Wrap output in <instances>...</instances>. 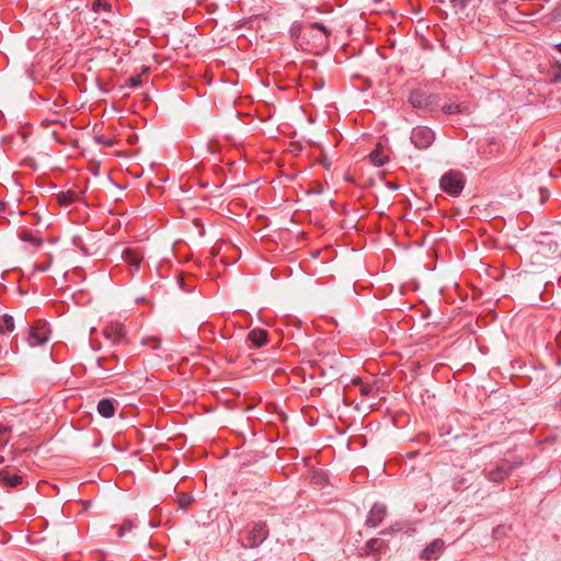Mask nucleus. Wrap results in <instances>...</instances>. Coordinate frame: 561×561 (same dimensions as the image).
Listing matches in <instances>:
<instances>
[{
    "mask_svg": "<svg viewBox=\"0 0 561 561\" xmlns=\"http://www.w3.org/2000/svg\"><path fill=\"white\" fill-rule=\"evenodd\" d=\"M289 34L302 50L319 55L328 48L331 31L319 22L309 24L295 22L289 28Z\"/></svg>",
    "mask_w": 561,
    "mask_h": 561,
    "instance_id": "1",
    "label": "nucleus"
},
{
    "mask_svg": "<svg viewBox=\"0 0 561 561\" xmlns=\"http://www.w3.org/2000/svg\"><path fill=\"white\" fill-rule=\"evenodd\" d=\"M270 536V528L266 522L252 523L245 529L242 547L253 549L260 547Z\"/></svg>",
    "mask_w": 561,
    "mask_h": 561,
    "instance_id": "2",
    "label": "nucleus"
},
{
    "mask_svg": "<svg viewBox=\"0 0 561 561\" xmlns=\"http://www.w3.org/2000/svg\"><path fill=\"white\" fill-rule=\"evenodd\" d=\"M465 183L463 174L454 170L445 173L439 181L440 188L451 196H458L462 192Z\"/></svg>",
    "mask_w": 561,
    "mask_h": 561,
    "instance_id": "3",
    "label": "nucleus"
},
{
    "mask_svg": "<svg viewBox=\"0 0 561 561\" xmlns=\"http://www.w3.org/2000/svg\"><path fill=\"white\" fill-rule=\"evenodd\" d=\"M102 334L113 345L128 343L126 327L118 320L108 321L104 325Z\"/></svg>",
    "mask_w": 561,
    "mask_h": 561,
    "instance_id": "4",
    "label": "nucleus"
},
{
    "mask_svg": "<svg viewBox=\"0 0 561 561\" xmlns=\"http://www.w3.org/2000/svg\"><path fill=\"white\" fill-rule=\"evenodd\" d=\"M49 334L48 324L43 320H38L30 328L27 343L32 347L43 345L49 340Z\"/></svg>",
    "mask_w": 561,
    "mask_h": 561,
    "instance_id": "5",
    "label": "nucleus"
},
{
    "mask_svg": "<svg viewBox=\"0 0 561 561\" xmlns=\"http://www.w3.org/2000/svg\"><path fill=\"white\" fill-rule=\"evenodd\" d=\"M409 101L413 107L428 111L434 110L438 105V96L436 94H427L422 90H413Z\"/></svg>",
    "mask_w": 561,
    "mask_h": 561,
    "instance_id": "6",
    "label": "nucleus"
},
{
    "mask_svg": "<svg viewBox=\"0 0 561 561\" xmlns=\"http://www.w3.org/2000/svg\"><path fill=\"white\" fill-rule=\"evenodd\" d=\"M410 138L416 148L426 149L433 144L435 134L427 126H417L412 129Z\"/></svg>",
    "mask_w": 561,
    "mask_h": 561,
    "instance_id": "7",
    "label": "nucleus"
},
{
    "mask_svg": "<svg viewBox=\"0 0 561 561\" xmlns=\"http://www.w3.org/2000/svg\"><path fill=\"white\" fill-rule=\"evenodd\" d=\"M516 469V465H512L507 461L496 465L492 469L484 470L485 477L491 482L501 483L505 481L512 472Z\"/></svg>",
    "mask_w": 561,
    "mask_h": 561,
    "instance_id": "8",
    "label": "nucleus"
},
{
    "mask_svg": "<svg viewBox=\"0 0 561 561\" xmlns=\"http://www.w3.org/2000/svg\"><path fill=\"white\" fill-rule=\"evenodd\" d=\"M541 9H542V5L536 8L531 11L526 10V9L522 8L520 5H508L507 8H500V10L502 11V15L505 20L511 21V22H516V23L523 22L524 21L523 18L533 15V14L539 12Z\"/></svg>",
    "mask_w": 561,
    "mask_h": 561,
    "instance_id": "9",
    "label": "nucleus"
},
{
    "mask_svg": "<svg viewBox=\"0 0 561 561\" xmlns=\"http://www.w3.org/2000/svg\"><path fill=\"white\" fill-rule=\"evenodd\" d=\"M98 366L104 371H116V374H121L125 369L124 365H119V357L116 354L100 357L98 359Z\"/></svg>",
    "mask_w": 561,
    "mask_h": 561,
    "instance_id": "10",
    "label": "nucleus"
},
{
    "mask_svg": "<svg viewBox=\"0 0 561 561\" xmlns=\"http://www.w3.org/2000/svg\"><path fill=\"white\" fill-rule=\"evenodd\" d=\"M386 514H387V507L383 504H380V503L374 504L368 513V516L366 519V525L371 528L377 527L378 525H380L382 523V520L386 517Z\"/></svg>",
    "mask_w": 561,
    "mask_h": 561,
    "instance_id": "11",
    "label": "nucleus"
},
{
    "mask_svg": "<svg viewBox=\"0 0 561 561\" xmlns=\"http://www.w3.org/2000/svg\"><path fill=\"white\" fill-rule=\"evenodd\" d=\"M444 540L435 539L423 549L421 559L425 561L437 560L442 552L444 551Z\"/></svg>",
    "mask_w": 561,
    "mask_h": 561,
    "instance_id": "12",
    "label": "nucleus"
},
{
    "mask_svg": "<svg viewBox=\"0 0 561 561\" xmlns=\"http://www.w3.org/2000/svg\"><path fill=\"white\" fill-rule=\"evenodd\" d=\"M23 483V478L9 469L0 470V484L7 488H16Z\"/></svg>",
    "mask_w": 561,
    "mask_h": 561,
    "instance_id": "13",
    "label": "nucleus"
},
{
    "mask_svg": "<svg viewBox=\"0 0 561 561\" xmlns=\"http://www.w3.org/2000/svg\"><path fill=\"white\" fill-rule=\"evenodd\" d=\"M248 341L252 347H262L268 342V333L263 329H253L248 333Z\"/></svg>",
    "mask_w": 561,
    "mask_h": 561,
    "instance_id": "14",
    "label": "nucleus"
},
{
    "mask_svg": "<svg viewBox=\"0 0 561 561\" xmlns=\"http://www.w3.org/2000/svg\"><path fill=\"white\" fill-rule=\"evenodd\" d=\"M370 162L376 167H382L389 161L386 148L378 142L375 149L369 153Z\"/></svg>",
    "mask_w": 561,
    "mask_h": 561,
    "instance_id": "15",
    "label": "nucleus"
},
{
    "mask_svg": "<svg viewBox=\"0 0 561 561\" xmlns=\"http://www.w3.org/2000/svg\"><path fill=\"white\" fill-rule=\"evenodd\" d=\"M116 401L114 399L104 398L99 401L96 410L103 417L110 419L114 416L116 411Z\"/></svg>",
    "mask_w": 561,
    "mask_h": 561,
    "instance_id": "16",
    "label": "nucleus"
},
{
    "mask_svg": "<svg viewBox=\"0 0 561 561\" xmlns=\"http://www.w3.org/2000/svg\"><path fill=\"white\" fill-rule=\"evenodd\" d=\"M123 260L138 271L142 261V254L135 249L127 248L123 252Z\"/></svg>",
    "mask_w": 561,
    "mask_h": 561,
    "instance_id": "17",
    "label": "nucleus"
},
{
    "mask_svg": "<svg viewBox=\"0 0 561 561\" xmlns=\"http://www.w3.org/2000/svg\"><path fill=\"white\" fill-rule=\"evenodd\" d=\"M80 198H81L80 193L75 190H68L67 192H60L57 195L58 203L65 207L80 201Z\"/></svg>",
    "mask_w": 561,
    "mask_h": 561,
    "instance_id": "18",
    "label": "nucleus"
},
{
    "mask_svg": "<svg viewBox=\"0 0 561 561\" xmlns=\"http://www.w3.org/2000/svg\"><path fill=\"white\" fill-rule=\"evenodd\" d=\"M353 385L359 387V393L364 399L376 396V387L374 385L364 383L358 377L353 379Z\"/></svg>",
    "mask_w": 561,
    "mask_h": 561,
    "instance_id": "19",
    "label": "nucleus"
},
{
    "mask_svg": "<svg viewBox=\"0 0 561 561\" xmlns=\"http://www.w3.org/2000/svg\"><path fill=\"white\" fill-rule=\"evenodd\" d=\"M21 240L30 243L34 248H39L43 244V240L32 231L24 230L20 234Z\"/></svg>",
    "mask_w": 561,
    "mask_h": 561,
    "instance_id": "20",
    "label": "nucleus"
},
{
    "mask_svg": "<svg viewBox=\"0 0 561 561\" xmlns=\"http://www.w3.org/2000/svg\"><path fill=\"white\" fill-rule=\"evenodd\" d=\"M385 546V542L378 538L370 539L365 547L366 553H374L381 550Z\"/></svg>",
    "mask_w": 561,
    "mask_h": 561,
    "instance_id": "21",
    "label": "nucleus"
},
{
    "mask_svg": "<svg viewBox=\"0 0 561 561\" xmlns=\"http://www.w3.org/2000/svg\"><path fill=\"white\" fill-rule=\"evenodd\" d=\"M14 330V320L10 316H3L2 323L0 324V332L7 333Z\"/></svg>",
    "mask_w": 561,
    "mask_h": 561,
    "instance_id": "22",
    "label": "nucleus"
},
{
    "mask_svg": "<svg viewBox=\"0 0 561 561\" xmlns=\"http://www.w3.org/2000/svg\"><path fill=\"white\" fill-rule=\"evenodd\" d=\"M92 10L94 12H100V11H111V4L106 1H103V0H94L92 2Z\"/></svg>",
    "mask_w": 561,
    "mask_h": 561,
    "instance_id": "23",
    "label": "nucleus"
},
{
    "mask_svg": "<svg viewBox=\"0 0 561 561\" xmlns=\"http://www.w3.org/2000/svg\"><path fill=\"white\" fill-rule=\"evenodd\" d=\"M10 439V428L3 425H0V448L4 447Z\"/></svg>",
    "mask_w": 561,
    "mask_h": 561,
    "instance_id": "24",
    "label": "nucleus"
},
{
    "mask_svg": "<svg viewBox=\"0 0 561 561\" xmlns=\"http://www.w3.org/2000/svg\"><path fill=\"white\" fill-rule=\"evenodd\" d=\"M449 2L455 12H459L468 7L470 0H449Z\"/></svg>",
    "mask_w": 561,
    "mask_h": 561,
    "instance_id": "25",
    "label": "nucleus"
},
{
    "mask_svg": "<svg viewBox=\"0 0 561 561\" xmlns=\"http://www.w3.org/2000/svg\"><path fill=\"white\" fill-rule=\"evenodd\" d=\"M142 344L149 346L152 350H157L160 347V340L156 336H150L142 340Z\"/></svg>",
    "mask_w": 561,
    "mask_h": 561,
    "instance_id": "26",
    "label": "nucleus"
},
{
    "mask_svg": "<svg viewBox=\"0 0 561 561\" xmlns=\"http://www.w3.org/2000/svg\"><path fill=\"white\" fill-rule=\"evenodd\" d=\"M442 111L445 114H456V113L460 112V105L459 104H455V103L445 104L442 107Z\"/></svg>",
    "mask_w": 561,
    "mask_h": 561,
    "instance_id": "27",
    "label": "nucleus"
},
{
    "mask_svg": "<svg viewBox=\"0 0 561 561\" xmlns=\"http://www.w3.org/2000/svg\"><path fill=\"white\" fill-rule=\"evenodd\" d=\"M179 505L182 508H186L192 503V496L190 494L183 493L179 496Z\"/></svg>",
    "mask_w": 561,
    "mask_h": 561,
    "instance_id": "28",
    "label": "nucleus"
},
{
    "mask_svg": "<svg viewBox=\"0 0 561 561\" xmlns=\"http://www.w3.org/2000/svg\"><path fill=\"white\" fill-rule=\"evenodd\" d=\"M133 523L130 520H125L121 527H119V530H118V536L122 537L125 531H130L133 529Z\"/></svg>",
    "mask_w": 561,
    "mask_h": 561,
    "instance_id": "29",
    "label": "nucleus"
},
{
    "mask_svg": "<svg viewBox=\"0 0 561 561\" xmlns=\"http://www.w3.org/2000/svg\"><path fill=\"white\" fill-rule=\"evenodd\" d=\"M129 81H130V85H131V87H137V85H139V84H140V81H141V80H140V77H131V78L129 79Z\"/></svg>",
    "mask_w": 561,
    "mask_h": 561,
    "instance_id": "30",
    "label": "nucleus"
},
{
    "mask_svg": "<svg viewBox=\"0 0 561 561\" xmlns=\"http://www.w3.org/2000/svg\"><path fill=\"white\" fill-rule=\"evenodd\" d=\"M510 0H494L495 4L501 5H507Z\"/></svg>",
    "mask_w": 561,
    "mask_h": 561,
    "instance_id": "31",
    "label": "nucleus"
},
{
    "mask_svg": "<svg viewBox=\"0 0 561 561\" xmlns=\"http://www.w3.org/2000/svg\"><path fill=\"white\" fill-rule=\"evenodd\" d=\"M561 80V70H560V73H558L554 78H553V82H558Z\"/></svg>",
    "mask_w": 561,
    "mask_h": 561,
    "instance_id": "32",
    "label": "nucleus"
},
{
    "mask_svg": "<svg viewBox=\"0 0 561 561\" xmlns=\"http://www.w3.org/2000/svg\"><path fill=\"white\" fill-rule=\"evenodd\" d=\"M556 49L561 53V43L556 45Z\"/></svg>",
    "mask_w": 561,
    "mask_h": 561,
    "instance_id": "33",
    "label": "nucleus"
},
{
    "mask_svg": "<svg viewBox=\"0 0 561 561\" xmlns=\"http://www.w3.org/2000/svg\"><path fill=\"white\" fill-rule=\"evenodd\" d=\"M3 208H4V207H3V204L0 202V211H2V210H3Z\"/></svg>",
    "mask_w": 561,
    "mask_h": 561,
    "instance_id": "34",
    "label": "nucleus"
}]
</instances>
